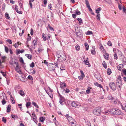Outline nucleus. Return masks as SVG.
Returning <instances> with one entry per match:
<instances>
[{"label": "nucleus", "instance_id": "nucleus-5", "mask_svg": "<svg viewBox=\"0 0 126 126\" xmlns=\"http://www.w3.org/2000/svg\"><path fill=\"white\" fill-rule=\"evenodd\" d=\"M48 69L50 71H53L55 69V65L53 64L50 63L48 65Z\"/></svg>", "mask_w": 126, "mask_h": 126}, {"label": "nucleus", "instance_id": "nucleus-16", "mask_svg": "<svg viewBox=\"0 0 126 126\" xmlns=\"http://www.w3.org/2000/svg\"><path fill=\"white\" fill-rule=\"evenodd\" d=\"M123 67L122 64H120L118 66L117 68L119 70L121 71L123 70Z\"/></svg>", "mask_w": 126, "mask_h": 126}, {"label": "nucleus", "instance_id": "nucleus-46", "mask_svg": "<svg viewBox=\"0 0 126 126\" xmlns=\"http://www.w3.org/2000/svg\"><path fill=\"white\" fill-rule=\"evenodd\" d=\"M91 53L93 54V55H94L95 54V51L94 49V48H93V49L91 51Z\"/></svg>", "mask_w": 126, "mask_h": 126}, {"label": "nucleus", "instance_id": "nucleus-37", "mask_svg": "<svg viewBox=\"0 0 126 126\" xmlns=\"http://www.w3.org/2000/svg\"><path fill=\"white\" fill-rule=\"evenodd\" d=\"M107 73L108 75H110L111 73V70L109 68L107 69Z\"/></svg>", "mask_w": 126, "mask_h": 126}, {"label": "nucleus", "instance_id": "nucleus-4", "mask_svg": "<svg viewBox=\"0 0 126 126\" xmlns=\"http://www.w3.org/2000/svg\"><path fill=\"white\" fill-rule=\"evenodd\" d=\"M93 112L95 115L99 116L100 115L101 110L99 108L95 109L94 110Z\"/></svg>", "mask_w": 126, "mask_h": 126}, {"label": "nucleus", "instance_id": "nucleus-1", "mask_svg": "<svg viewBox=\"0 0 126 126\" xmlns=\"http://www.w3.org/2000/svg\"><path fill=\"white\" fill-rule=\"evenodd\" d=\"M58 54V61L59 62H62L65 61L66 60V57L65 54L63 53V51H59Z\"/></svg>", "mask_w": 126, "mask_h": 126}, {"label": "nucleus", "instance_id": "nucleus-18", "mask_svg": "<svg viewBox=\"0 0 126 126\" xmlns=\"http://www.w3.org/2000/svg\"><path fill=\"white\" fill-rule=\"evenodd\" d=\"M11 106L10 105H8L7 107V112H9L11 111Z\"/></svg>", "mask_w": 126, "mask_h": 126}, {"label": "nucleus", "instance_id": "nucleus-32", "mask_svg": "<svg viewBox=\"0 0 126 126\" xmlns=\"http://www.w3.org/2000/svg\"><path fill=\"white\" fill-rule=\"evenodd\" d=\"M85 46L86 50H88L89 49V45L88 43H86L85 44Z\"/></svg>", "mask_w": 126, "mask_h": 126}, {"label": "nucleus", "instance_id": "nucleus-34", "mask_svg": "<svg viewBox=\"0 0 126 126\" xmlns=\"http://www.w3.org/2000/svg\"><path fill=\"white\" fill-rule=\"evenodd\" d=\"M102 64L103 66L106 69L107 68V66L106 65V64L104 61H103V62L102 63Z\"/></svg>", "mask_w": 126, "mask_h": 126}, {"label": "nucleus", "instance_id": "nucleus-51", "mask_svg": "<svg viewBox=\"0 0 126 126\" xmlns=\"http://www.w3.org/2000/svg\"><path fill=\"white\" fill-rule=\"evenodd\" d=\"M28 79H30L31 80H32L33 79V78L30 75H29L28 76Z\"/></svg>", "mask_w": 126, "mask_h": 126}, {"label": "nucleus", "instance_id": "nucleus-20", "mask_svg": "<svg viewBox=\"0 0 126 126\" xmlns=\"http://www.w3.org/2000/svg\"><path fill=\"white\" fill-rule=\"evenodd\" d=\"M17 53L18 54H20V53H22L24 52V50L23 49H22L21 50H20V49H18L17 50Z\"/></svg>", "mask_w": 126, "mask_h": 126}, {"label": "nucleus", "instance_id": "nucleus-8", "mask_svg": "<svg viewBox=\"0 0 126 126\" xmlns=\"http://www.w3.org/2000/svg\"><path fill=\"white\" fill-rule=\"evenodd\" d=\"M123 113L121 112V110L118 109H116L115 115H123Z\"/></svg>", "mask_w": 126, "mask_h": 126}, {"label": "nucleus", "instance_id": "nucleus-30", "mask_svg": "<svg viewBox=\"0 0 126 126\" xmlns=\"http://www.w3.org/2000/svg\"><path fill=\"white\" fill-rule=\"evenodd\" d=\"M100 10L101 8H100L99 7L98 8L95 10L96 13L97 14H99V13Z\"/></svg>", "mask_w": 126, "mask_h": 126}, {"label": "nucleus", "instance_id": "nucleus-63", "mask_svg": "<svg viewBox=\"0 0 126 126\" xmlns=\"http://www.w3.org/2000/svg\"><path fill=\"white\" fill-rule=\"evenodd\" d=\"M123 73L125 75H126V69H123Z\"/></svg>", "mask_w": 126, "mask_h": 126}, {"label": "nucleus", "instance_id": "nucleus-26", "mask_svg": "<svg viewBox=\"0 0 126 126\" xmlns=\"http://www.w3.org/2000/svg\"><path fill=\"white\" fill-rule=\"evenodd\" d=\"M62 90H63L65 93H67L70 92V90L66 88L63 89Z\"/></svg>", "mask_w": 126, "mask_h": 126}, {"label": "nucleus", "instance_id": "nucleus-59", "mask_svg": "<svg viewBox=\"0 0 126 126\" xmlns=\"http://www.w3.org/2000/svg\"><path fill=\"white\" fill-rule=\"evenodd\" d=\"M18 46V43H16L15 44V48H17Z\"/></svg>", "mask_w": 126, "mask_h": 126}, {"label": "nucleus", "instance_id": "nucleus-58", "mask_svg": "<svg viewBox=\"0 0 126 126\" xmlns=\"http://www.w3.org/2000/svg\"><path fill=\"white\" fill-rule=\"evenodd\" d=\"M48 27L49 28V29L50 30H54V29L51 26H50L49 24H48Z\"/></svg>", "mask_w": 126, "mask_h": 126}, {"label": "nucleus", "instance_id": "nucleus-61", "mask_svg": "<svg viewBox=\"0 0 126 126\" xmlns=\"http://www.w3.org/2000/svg\"><path fill=\"white\" fill-rule=\"evenodd\" d=\"M2 103L3 105L5 104L6 103V101L4 99L2 101Z\"/></svg>", "mask_w": 126, "mask_h": 126}, {"label": "nucleus", "instance_id": "nucleus-33", "mask_svg": "<svg viewBox=\"0 0 126 126\" xmlns=\"http://www.w3.org/2000/svg\"><path fill=\"white\" fill-rule=\"evenodd\" d=\"M10 98L11 100L12 101V103L13 104H14L15 103V100L14 99L13 97L12 96H11V97Z\"/></svg>", "mask_w": 126, "mask_h": 126}, {"label": "nucleus", "instance_id": "nucleus-38", "mask_svg": "<svg viewBox=\"0 0 126 126\" xmlns=\"http://www.w3.org/2000/svg\"><path fill=\"white\" fill-rule=\"evenodd\" d=\"M11 117H12V118L14 119V120H15V118H18V117L16 115H11Z\"/></svg>", "mask_w": 126, "mask_h": 126}, {"label": "nucleus", "instance_id": "nucleus-52", "mask_svg": "<svg viewBox=\"0 0 126 126\" xmlns=\"http://www.w3.org/2000/svg\"><path fill=\"white\" fill-rule=\"evenodd\" d=\"M80 72L81 74V76L82 77H84L85 76L84 74L83 73V71L82 70H80Z\"/></svg>", "mask_w": 126, "mask_h": 126}, {"label": "nucleus", "instance_id": "nucleus-19", "mask_svg": "<svg viewBox=\"0 0 126 126\" xmlns=\"http://www.w3.org/2000/svg\"><path fill=\"white\" fill-rule=\"evenodd\" d=\"M42 38L43 39V40L44 41H46L47 40H48V39L46 38L45 34L44 33H43L42 34Z\"/></svg>", "mask_w": 126, "mask_h": 126}, {"label": "nucleus", "instance_id": "nucleus-53", "mask_svg": "<svg viewBox=\"0 0 126 126\" xmlns=\"http://www.w3.org/2000/svg\"><path fill=\"white\" fill-rule=\"evenodd\" d=\"M7 41L10 44H11L12 43V41L10 39H8L7 40Z\"/></svg>", "mask_w": 126, "mask_h": 126}, {"label": "nucleus", "instance_id": "nucleus-55", "mask_svg": "<svg viewBox=\"0 0 126 126\" xmlns=\"http://www.w3.org/2000/svg\"><path fill=\"white\" fill-rule=\"evenodd\" d=\"M30 66L33 68L34 66V63L32 62L30 65Z\"/></svg>", "mask_w": 126, "mask_h": 126}, {"label": "nucleus", "instance_id": "nucleus-39", "mask_svg": "<svg viewBox=\"0 0 126 126\" xmlns=\"http://www.w3.org/2000/svg\"><path fill=\"white\" fill-rule=\"evenodd\" d=\"M37 40L36 39H35L33 40V43H34V45L35 46L37 44Z\"/></svg>", "mask_w": 126, "mask_h": 126}, {"label": "nucleus", "instance_id": "nucleus-40", "mask_svg": "<svg viewBox=\"0 0 126 126\" xmlns=\"http://www.w3.org/2000/svg\"><path fill=\"white\" fill-rule=\"evenodd\" d=\"M31 104V103L30 102H28L26 104V106L27 107V108H28L29 107V106Z\"/></svg>", "mask_w": 126, "mask_h": 126}, {"label": "nucleus", "instance_id": "nucleus-57", "mask_svg": "<svg viewBox=\"0 0 126 126\" xmlns=\"http://www.w3.org/2000/svg\"><path fill=\"white\" fill-rule=\"evenodd\" d=\"M2 121L4 122V123H6V120L5 118L4 117H3L2 118Z\"/></svg>", "mask_w": 126, "mask_h": 126}, {"label": "nucleus", "instance_id": "nucleus-48", "mask_svg": "<svg viewBox=\"0 0 126 126\" xmlns=\"http://www.w3.org/2000/svg\"><path fill=\"white\" fill-rule=\"evenodd\" d=\"M100 15L99 14H97L96 17L97 19L98 20H99L100 19Z\"/></svg>", "mask_w": 126, "mask_h": 126}, {"label": "nucleus", "instance_id": "nucleus-45", "mask_svg": "<svg viewBox=\"0 0 126 126\" xmlns=\"http://www.w3.org/2000/svg\"><path fill=\"white\" fill-rule=\"evenodd\" d=\"M100 48L103 52H105V50L104 49L103 47L102 46L100 47Z\"/></svg>", "mask_w": 126, "mask_h": 126}, {"label": "nucleus", "instance_id": "nucleus-13", "mask_svg": "<svg viewBox=\"0 0 126 126\" xmlns=\"http://www.w3.org/2000/svg\"><path fill=\"white\" fill-rule=\"evenodd\" d=\"M14 63L16 64V67L15 68L16 70V71L20 70L18 63L17 62H14Z\"/></svg>", "mask_w": 126, "mask_h": 126}, {"label": "nucleus", "instance_id": "nucleus-44", "mask_svg": "<svg viewBox=\"0 0 126 126\" xmlns=\"http://www.w3.org/2000/svg\"><path fill=\"white\" fill-rule=\"evenodd\" d=\"M86 34L87 35H89L92 34L93 33L92 32L88 31L86 32Z\"/></svg>", "mask_w": 126, "mask_h": 126}, {"label": "nucleus", "instance_id": "nucleus-6", "mask_svg": "<svg viewBox=\"0 0 126 126\" xmlns=\"http://www.w3.org/2000/svg\"><path fill=\"white\" fill-rule=\"evenodd\" d=\"M71 105L73 107L75 108H79L80 106V105L76 101H73L71 103Z\"/></svg>", "mask_w": 126, "mask_h": 126}, {"label": "nucleus", "instance_id": "nucleus-3", "mask_svg": "<svg viewBox=\"0 0 126 126\" xmlns=\"http://www.w3.org/2000/svg\"><path fill=\"white\" fill-rule=\"evenodd\" d=\"M116 109H111L109 110L103 112V114H104L108 115L110 114H114L115 111Z\"/></svg>", "mask_w": 126, "mask_h": 126}, {"label": "nucleus", "instance_id": "nucleus-50", "mask_svg": "<svg viewBox=\"0 0 126 126\" xmlns=\"http://www.w3.org/2000/svg\"><path fill=\"white\" fill-rule=\"evenodd\" d=\"M79 29L78 30L76 31V34L77 35L78 34H80L79 33H80V31H79Z\"/></svg>", "mask_w": 126, "mask_h": 126}, {"label": "nucleus", "instance_id": "nucleus-29", "mask_svg": "<svg viewBox=\"0 0 126 126\" xmlns=\"http://www.w3.org/2000/svg\"><path fill=\"white\" fill-rule=\"evenodd\" d=\"M83 62L85 63V64L89 65L90 64L88 60H84Z\"/></svg>", "mask_w": 126, "mask_h": 126}, {"label": "nucleus", "instance_id": "nucleus-10", "mask_svg": "<svg viewBox=\"0 0 126 126\" xmlns=\"http://www.w3.org/2000/svg\"><path fill=\"white\" fill-rule=\"evenodd\" d=\"M111 101L114 104H116L117 102V101H118L116 99V98L115 97H113L112 98Z\"/></svg>", "mask_w": 126, "mask_h": 126}, {"label": "nucleus", "instance_id": "nucleus-60", "mask_svg": "<svg viewBox=\"0 0 126 126\" xmlns=\"http://www.w3.org/2000/svg\"><path fill=\"white\" fill-rule=\"evenodd\" d=\"M114 58L116 60H117L118 58V57L116 53H115L114 54Z\"/></svg>", "mask_w": 126, "mask_h": 126}, {"label": "nucleus", "instance_id": "nucleus-41", "mask_svg": "<svg viewBox=\"0 0 126 126\" xmlns=\"http://www.w3.org/2000/svg\"><path fill=\"white\" fill-rule=\"evenodd\" d=\"M43 50V49L41 48H39L38 49V52H39V53H40Z\"/></svg>", "mask_w": 126, "mask_h": 126}, {"label": "nucleus", "instance_id": "nucleus-28", "mask_svg": "<svg viewBox=\"0 0 126 126\" xmlns=\"http://www.w3.org/2000/svg\"><path fill=\"white\" fill-rule=\"evenodd\" d=\"M19 94L20 95L22 96H24V92L22 90H20L19 91Z\"/></svg>", "mask_w": 126, "mask_h": 126}, {"label": "nucleus", "instance_id": "nucleus-21", "mask_svg": "<svg viewBox=\"0 0 126 126\" xmlns=\"http://www.w3.org/2000/svg\"><path fill=\"white\" fill-rule=\"evenodd\" d=\"M122 109L124 110L126 112V104H123V105L121 104Z\"/></svg>", "mask_w": 126, "mask_h": 126}, {"label": "nucleus", "instance_id": "nucleus-64", "mask_svg": "<svg viewBox=\"0 0 126 126\" xmlns=\"http://www.w3.org/2000/svg\"><path fill=\"white\" fill-rule=\"evenodd\" d=\"M112 98V97L111 95L108 96V98L109 99L111 100Z\"/></svg>", "mask_w": 126, "mask_h": 126}, {"label": "nucleus", "instance_id": "nucleus-2", "mask_svg": "<svg viewBox=\"0 0 126 126\" xmlns=\"http://www.w3.org/2000/svg\"><path fill=\"white\" fill-rule=\"evenodd\" d=\"M116 83L117 86H118L119 88L121 90L122 84L121 79V76L120 75H119L118 78L117 79L116 81Z\"/></svg>", "mask_w": 126, "mask_h": 126}, {"label": "nucleus", "instance_id": "nucleus-9", "mask_svg": "<svg viewBox=\"0 0 126 126\" xmlns=\"http://www.w3.org/2000/svg\"><path fill=\"white\" fill-rule=\"evenodd\" d=\"M85 4L86 5L87 7L88 8L89 11L91 12H92V10L90 7L88 1L87 0H85Z\"/></svg>", "mask_w": 126, "mask_h": 126}, {"label": "nucleus", "instance_id": "nucleus-49", "mask_svg": "<svg viewBox=\"0 0 126 126\" xmlns=\"http://www.w3.org/2000/svg\"><path fill=\"white\" fill-rule=\"evenodd\" d=\"M0 73L2 74V75L4 77H5L6 76V73L4 72H3L2 71H1L0 72Z\"/></svg>", "mask_w": 126, "mask_h": 126}, {"label": "nucleus", "instance_id": "nucleus-25", "mask_svg": "<svg viewBox=\"0 0 126 126\" xmlns=\"http://www.w3.org/2000/svg\"><path fill=\"white\" fill-rule=\"evenodd\" d=\"M19 60L20 62L22 64H25V63L24 62L23 59L22 57H20L19 59Z\"/></svg>", "mask_w": 126, "mask_h": 126}, {"label": "nucleus", "instance_id": "nucleus-31", "mask_svg": "<svg viewBox=\"0 0 126 126\" xmlns=\"http://www.w3.org/2000/svg\"><path fill=\"white\" fill-rule=\"evenodd\" d=\"M33 119L34 122L36 123L37 122V118L36 116H34L33 117Z\"/></svg>", "mask_w": 126, "mask_h": 126}, {"label": "nucleus", "instance_id": "nucleus-15", "mask_svg": "<svg viewBox=\"0 0 126 126\" xmlns=\"http://www.w3.org/2000/svg\"><path fill=\"white\" fill-rule=\"evenodd\" d=\"M60 87L62 90L63 88L65 87L66 86V84L65 83L61 82L60 83Z\"/></svg>", "mask_w": 126, "mask_h": 126}, {"label": "nucleus", "instance_id": "nucleus-12", "mask_svg": "<svg viewBox=\"0 0 126 126\" xmlns=\"http://www.w3.org/2000/svg\"><path fill=\"white\" fill-rule=\"evenodd\" d=\"M29 72L30 74H34L35 73V69H31L29 70Z\"/></svg>", "mask_w": 126, "mask_h": 126}, {"label": "nucleus", "instance_id": "nucleus-11", "mask_svg": "<svg viewBox=\"0 0 126 126\" xmlns=\"http://www.w3.org/2000/svg\"><path fill=\"white\" fill-rule=\"evenodd\" d=\"M66 117H67V118L69 122H70L72 121H74L75 120L71 117L68 116V115L67 114L66 115Z\"/></svg>", "mask_w": 126, "mask_h": 126}, {"label": "nucleus", "instance_id": "nucleus-42", "mask_svg": "<svg viewBox=\"0 0 126 126\" xmlns=\"http://www.w3.org/2000/svg\"><path fill=\"white\" fill-rule=\"evenodd\" d=\"M75 48L77 50H79L80 49V46L78 45H77L75 46Z\"/></svg>", "mask_w": 126, "mask_h": 126}, {"label": "nucleus", "instance_id": "nucleus-17", "mask_svg": "<svg viewBox=\"0 0 126 126\" xmlns=\"http://www.w3.org/2000/svg\"><path fill=\"white\" fill-rule=\"evenodd\" d=\"M102 120L104 122H105L109 119L108 117H107L105 115L102 116Z\"/></svg>", "mask_w": 126, "mask_h": 126}, {"label": "nucleus", "instance_id": "nucleus-47", "mask_svg": "<svg viewBox=\"0 0 126 126\" xmlns=\"http://www.w3.org/2000/svg\"><path fill=\"white\" fill-rule=\"evenodd\" d=\"M5 52L6 53H8V47H7L5 46Z\"/></svg>", "mask_w": 126, "mask_h": 126}, {"label": "nucleus", "instance_id": "nucleus-43", "mask_svg": "<svg viewBox=\"0 0 126 126\" xmlns=\"http://www.w3.org/2000/svg\"><path fill=\"white\" fill-rule=\"evenodd\" d=\"M76 13V15H79L80 14V12L78 10H77L75 12Z\"/></svg>", "mask_w": 126, "mask_h": 126}, {"label": "nucleus", "instance_id": "nucleus-22", "mask_svg": "<svg viewBox=\"0 0 126 126\" xmlns=\"http://www.w3.org/2000/svg\"><path fill=\"white\" fill-rule=\"evenodd\" d=\"M103 55L105 59L107 60H108V59L109 54L108 53L105 54Z\"/></svg>", "mask_w": 126, "mask_h": 126}, {"label": "nucleus", "instance_id": "nucleus-35", "mask_svg": "<svg viewBox=\"0 0 126 126\" xmlns=\"http://www.w3.org/2000/svg\"><path fill=\"white\" fill-rule=\"evenodd\" d=\"M77 20L79 22V24L80 25L81 23L82 22V19L80 18H78Z\"/></svg>", "mask_w": 126, "mask_h": 126}, {"label": "nucleus", "instance_id": "nucleus-14", "mask_svg": "<svg viewBox=\"0 0 126 126\" xmlns=\"http://www.w3.org/2000/svg\"><path fill=\"white\" fill-rule=\"evenodd\" d=\"M95 76L96 78L98 80H100L101 79V77L100 75L99 74H95Z\"/></svg>", "mask_w": 126, "mask_h": 126}, {"label": "nucleus", "instance_id": "nucleus-62", "mask_svg": "<svg viewBox=\"0 0 126 126\" xmlns=\"http://www.w3.org/2000/svg\"><path fill=\"white\" fill-rule=\"evenodd\" d=\"M122 4H118V8L120 10H121L122 9Z\"/></svg>", "mask_w": 126, "mask_h": 126}, {"label": "nucleus", "instance_id": "nucleus-23", "mask_svg": "<svg viewBox=\"0 0 126 126\" xmlns=\"http://www.w3.org/2000/svg\"><path fill=\"white\" fill-rule=\"evenodd\" d=\"M64 98L62 96H60L59 99V102L62 105L63 104H62Z\"/></svg>", "mask_w": 126, "mask_h": 126}, {"label": "nucleus", "instance_id": "nucleus-36", "mask_svg": "<svg viewBox=\"0 0 126 126\" xmlns=\"http://www.w3.org/2000/svg\"><path fill=\"white\" fill-rule=\"evenodd\" d=\"M40 119L42 122H43L45 119V117H40Z\"/></svg>", "mask_w": 126, "mask_h": 126}, {"label": "nucleus", "instance_id": "nucleus-27", "mask_svg": "<svg viewBox=\"0 0 126 126\" xmlns=\"http://www.w3.org/2000/svg\"><path fill=\"white\" fill-rule=\"evenodd\" d=\"M32 104L34 106L36 107V108H39L38 106L34 102H32Z\"/></svg>", "mask_w": 126, "mask_h": 126}, {"label": "nucleus", "instance_id": "nucleus-56", "mask_svg": "<svg viewBox=\"0 0 126 126\" xmlns=\"http://www.w3.org/2000/svg\"><path fill=\"white\" fill-rule=\"evenodd\" d=\"M108 45L109 46H112V44L110 41H109L108 43Z\"/></svg>", "mask_w": 126, "mask_h": 126}, {"label": "nucleus", "instance_id": "nucleus-54", "mask_svg": "<svg viewBox=\"0 0 126 126\" xmlns=\"http://www.w3.org/2000/svg\"><path fill=\"white\" fill-rule=\"evenodd\" d=\"M15 9L16 11L17 12H18V7L17 5H15Z\"/></svg>", "mask_w": 126, "mask_h": 126}, {"label": "nucleus", "instance_id": "nucleus-24", "mask_svg": "<svg viewBox=\"0 0 126 126\" xmlns=\"http://www.w3.org/2000/svg\"><path fill=\"white\" fill-rule=\"evenodd\" d=\"M25 56L30 60H31L32 58V56L31 54H25Z\"/></svg>", "mask_w": 126, "mask_h": 126}, {"label": "nucleus", "instance_id": "nucleus-7", "mask_svg": "<svg viewBox=\"0 0 126 126\" xmlns=\"http://www.w3.org/2000/svg\"><path fill=\"white\" fill-rule=\"evenodd\" d=\"M109 86L110 88L113 91H115L116 89L115 84L113 82L110 83L109 84Z\"/></svg>", "mask_w": 126, "mask_h": 126}]
</instances>
